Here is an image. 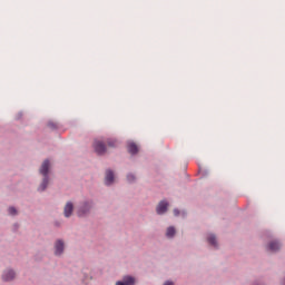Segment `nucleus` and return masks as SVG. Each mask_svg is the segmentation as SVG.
Returning <instances> with one entry per match:
<instances>
[{
    "mask_svg": "<svg viewBox=\"0 0 285 285\" xmlns=\"http://www.w3.org/2000/svg\"><path fill=\"white\" fill-rule=\"evenodd\" d=\"M17 277H19V274L13 267H7L1 273V281L6 284H12V282L17 281Z\"/></svg>",
    "mask_w": 285,
    "mask_h": 285,
    "instance_id": "nucleus-5",
    "label": "nucleus"
},
{
    "mask_svg": "<svg viewBox=\"0 0 285 285\" xmlns=\"http://www.w3.org/2000/svg\"><path fill=\"white\" fill-rule=\"evenodd\" d=\"M97 208V203L92 198H83L78 203L76 208V215L79 219H86V217H90L92 215V210Z\"/></svg>",
    "mask_w": 285,
    "mask_h": 285,
    "instance_id": "nucleus-2",
    "label": "nucleus"
},
{
    "mask_svg": "<svg viewBox=\"0 0 285 285\" xmlns=\"http://www.w3.org/2000/svg\"><path fill=\"white\" fill-rule=\"evenodd\" d=\"M55 228H62L63 227V222H61L60 219H55L52 223Z\"/></svg>",
    "mask_w": 285,
    "mask_h": 285,
    "instance_id": "nucleus-17",
    "label": "nucleus"
},
{
    "mask_svg": "<svg viewBox=\"0 0 285 285\" xmlns=\"http://www.w3.org/2000/svg\"><path fill=\"white\" fill-rule=\"evenodd\" d=\"M67 248H68V245L66 244V239L56 238L53 240V247H52L53 257H58L59 259H61V257L66 255Z\"/></svg>",
    "mask_w": 285,
    "mask_h": 285,
    "instance_id": "nucleus-4",
    "label": "nucleus"
},
{
    "mask_svg": "<svg viewBox=\"0 0 285 285\" xmlns=\"http://www.w3.org/2000/svg\"><path fill=\"white\" fill-rule=\"evenodd\" d=\"M116 285H137V278L132 275H125L121 281L116 282Z\"/></svg>",
    "mask_w": 285,
    "mask_h": 285,
    "instance_id": "nucleus-9",
    "label": "nucleus"
},
{
    "mask_svg": "<svg viewBox=\"0 0 285 285\" xmlns=\"http://www.w3.org/2000/svg\"><path fill=\"white\" fill-rule=\"evenodd\" d=\"M207 242L212 244V246H217V238L215 237V235H209L207 237Z\"/></svg>",
    "mask_w": 285,
    "mask_h": 285,
    "instance_id": "nucleus-16",
    "label": "nucleus"
},
{
    "mask_svg": "<svg viewBox=\"0 0 285 285\" xmlns=\"http://www.w3.org/2000/svg\"><path fill=\"white\" fill-rule=\"evenodd\" d=\"M174 215H175V217H179V209L178 208L174 209Z\"/></svg>",
    "mask_w": 285,
    "mask_h": 285,
    "instance_id": "nucleus-22",
    "label": "nucleus"
},
{
    "mask_svg": "<svg viewBox=\"0 0 285 285\" xmlns=\"http://www.w3.org/2000/svg\"><path fill=\"white\" fill-rule=\"evenodd\" d=\"M7 215H9V217H19V209L14 206H9L7 208Z\"/></svg>",
    "mask_w": 285,
    "mask_h": 285,
    "instance_id": "nucleus-13",
    "label": "nucleus"
},
{
    "mask_svg": "<svg viewBox=\"0 0 285 285\" xmlns=\"http://www.w3.org/2000/svg\"><path fill=\"white\" fill-rule=\"evenodd\" d=\"M118 181L117 170L114 168H106L104 174L102 184L106 188H112Z\"/></svg>",
    "mask_w": 285,
    "mask_h": 285,
    "instance_id": "nucleus-3",
    "label": "nucleus"
},
{
    "mask_svg": "<svg viewBox=\"0 0 285 285\" xmlns=\"http://www.w3.org/2000/svg\"><path fill=\"white\" fill-rule=\"evenodd\" d=\"M163 285H175V282L173 281H165Z\"/></svg>",
    "mask_w": 285,
    "mask_h": 285,
    "instance_id": "nucleus-20",
    "label": "nucleus"
},
{
    "mask_svg": "<svg viewBox=\"0 0 285 285\" xmlns=\"http://www.w3.org/2000/svg\"><path fill=\"white\" fill-rule=\"evenodd\" d=\"M94 149L97 153V155H106V142L101 139H96L94 141Z\"/></svg>",
    "mask_w": 285,
    "mask_h": 285,
    "instance_id": "nucleus-8",
    "label": "nucleus"
},
{
    "mask_svg": "<svg viewBox=\"0 0 285 285\" xmlns=\"http://www.w3.org/2000/svg\"><path fill=\"white\" fill-rule=\"evenodd\" d=\"M127 148L130 155H137V153H139V147L137 146V144H135V141H128Z\"/></svg>",
    "mask_w": 285,
    "mask_h": 285,
    "instance_id": "nucleus-11",
    "label": "nucleus"
},
{
    "mask_svg": "<svg viewBox=\"0 0 285 285\" xmlns=\"http://www.w3.org/2000/svg\"><path fill=\"white\" fill-rule=\"evenodd\" d=\"M48 128H50L51 130H57L59 129V122H55L52 120H49L47 124Z\"/></svg>",
    "mask_w": 285,
    "mask_h": 285,
    "instance_id": "nucleus-15",
    "label": "nucleus"
},
{
    "mask_svg": "<svg viewBox=\"0 0 285 285\" xmlns=\"http://www.w3.org/2000/svg\"><path fill=\"white\" fill-rule=\"evenodd\" d=\"M126 180L128 184H136L137 183V174L132 173V171L127 173Z\"/></svg>",
    "mask_w": 285,
    "mask_h": 285,
    "instance_id": "nucleus-14",
    "label": "nucleus"
},
{
    "mask_svg": "<svg viewBox=\"0 0 285 285\" xmlns=\"http://www.w3.org/2000/svg\"><path fill=\"white\" fill-rule=\"evenodd\" d=\"M62 215L65 219H70L75 215V203L72 200H68L62 209Z\"/></svg>",
    "mask_w": 285,
    "mask_h": 285,
    "instance_id": "nucleus-7",
    "label": "nucleus"
},
{
    "mask_svg": "<svg viewBox=\"0 0 285 285\" xmlns=\"http://www.w3.org/2000/svg\"><path fill=\"white\" fill-rule=\"evenodd\" d=\"M51 170H52V163L50 161V159H45L38 169V173L39 175H41L42 178L37 187V193L42 194V193H46L48 188H50Z\"/></svg>",
    "mask_w": 285,
    "mask_h": 285,
    "instance_id": "nucleus-1",
    "label": "nucleus"
},
{
    "mask_svg": "<svg viewBox=\"0 0 285 285\" xmlns=\"http://www.w3.org/2000/svg\"><path fill=\"white\" fill-rule=\"evenodd\" d=\"M107 144L108 146H110V148H115V146H117V140L112 138H108Z\"/></svg>",
    "mask_w": 285,
    "mask_h": 285,
    "instance_id": "nucleus-19",
    "label": "nucleus"
},
{
    "mask_svg": "<svg viewBox=\"0 0 285 285\" xmlns=\"http://www.w3.org/2000/svg\"><path fill=\"white\" fill-rule=\"evenodd\" d=\"M279 248H282V244L279 243V240H272L268 245V250H271L272 253H277Z\"/></svg>",
    "mask_w": 285,
    "mask_h": 285,
    "instance_id": "nucleus-12",
    "label": "nucleus"
},
{
    "mask_svg": "<svg viewBox=\"0 0 285 285\" xmlns=\"http://www.w3.org/2000/svg\"><path fill=\"white\" fill-rule=\"evenodd\" d=\"M21 117H23V112L20 111L17 114L16 119L19 120V119H21Z\"/></svg>",
    "mask_w": 285,
    "mask_h": 285,
    "instance_id": "nucleus-21",
    "label": "nucleus"
},
{
    "mask_svg": "<svg viewBox=\"0 0 285 285\" xmlns=\"http://www.w3.org/2000/svg\"><path fill=\"white\" fill-rule=\"evenodd\" d=\"M19 228H21V225L19 223H13L11 226L12 233H19Z\"/></svg>",
    "mask_w": 285,
    "mask_h": 285,
    "instance_id": "nucleus-18",
    "label": "nucleus"
},
{
    "mask_svg": "<svg viewBox=\"0 0 285 285\" xmlns=\"http://www.w3.org/2000/svg\"><path fill=\"white\" fill-rule=\"evenodd\" d=\"M170 210V202L166 198L159 200L155 207V213L158 217H166Z\"/></svg>",
    "mask_w": 285,
    "mask_h": 285,
    "instance_id": "nucleus-6",
    "label": "nucleus"
},
{
    "mask_svg": "<svg viewBox=\"0 0 285 285\" xmlns=\"http://www.w3.org/2000/svg\"><path fill=\"white\" fill-rule=\"evenodd\" d=\"M166 239L173 240L177 237V228L175 226H168L165 230Z\"/></svg>",
    "mask_w": 285,
    "mask_h": 285,
    "instance_id": "nucleus-10",
    "label": "nucleus"
}]
</instances>
